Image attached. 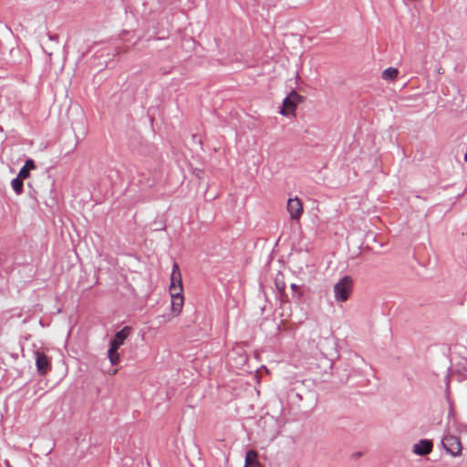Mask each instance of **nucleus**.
Here are the masks:
<instances>
[{
	"mask_svg": "<svg viewBox=\"0 0 467 467\" xmlns=\"http://www.w3.org/2000/svg\"><path fill=\"white\" fill-rule=\"evenodd\" d=\"M35 356L37 372L40 375H45L50 369V362L47 357L39 351L35 352Z\"/></svg>",
	"mask_w": 467,
	"mask_h": 467,
	"instance_id": "nucleus-8",
	"label": "nucleus"
},
{
	"mask_svg": "<svg viewBox=\"0 0 467 467\" xmlns=\"http://www.w3.org/2000/svg\"><path fill=\"white\" fill-rule=\"evenodd\" d=\"M398 69L394 67H388L382 72V78L384 80H392L398 76Z\"/></svg>",
	"mask_w": 467,
	"mask_h": 467,
	"instance_id": "nucleus-11",
	"label": "nucleus"
},
{
	"mask_svg": "<svg viewBox=\"0 0 467 467\" xmlns=\"http://www.w3.org/2000/svg\"><path fill=\"white\" fill-rule=\"evenodd\" d=\"M432 441L431 440L422 439L413 445L412 451L419 456H426L432 451Z\"/></svg>",
	"mask_w": 467,
	"mask_h": 467,
	"instance_id": "nucleus-7",
	"label": "nucleus"
},
{
	"mask_svg": "<svg viewBox=\"0 0 467 467\" xmlns=\"http://www.w3.org/2000/svg\"><path fill=\"white\" fill-rule=\"evenodd\" d=\"M286 209L292 220L299 219L303 213V205L297 197L288 199Z\"/></svg>",
	"mask_w": 467,
	"mask_h": 467,
	"instance_id": "nucleus-6",
	"label": "nucleus"
},
{
	"mask_svg": "<svg viewBox=\"0 0 467 467\" xmlns=\"http://www.w3.org/2000/svg\"><path fill=\"white\" fill-rule=\"evenodd\" d=\"M353 279L345 275L334 285L335 299L337 302H346L352 291Z\"/></svg>",
	"mask_w": 467,
	"mask_h": 467,
	"instance_id": "nucleus-2",
	"label": "nucleus"
},
{
	"mask_svg": "<svg viewBox=\"0 0 467 467\" xmlns=\"http://www.w3.org/2000/svg\"><path fill=\"white\" fill-rule=\"evenodd\" d=\"M131 333L130 327H124L115 333L109 341V348L108 349V358L111 365H117L119 362V348L124 344L125 340Z\"/></svg>",
	"mask_w": 467,
	"mask_h": 467,
	"instance_id": "nucleus-1",
	"label": "nucleus"
},
{
	"mask_svg": "<svg viewBox=\"0 0 467 467\" xmlns=\"http://www.w3.org/2000/svg\"><path fill=\"white\" fill-rule=\"evenodd\" d=\"M11 186L16 193H21L23 191V180L16 177L11 181Z\"/></svg>",
	"mask_w": 467,
	"mask_h": 467,
	"instance_id": "nucleus-12",
	"label": "nucleus"
},
{
	"mask_svg": "<svg viewBox=\"0 0 467 467\" xmlns=\"http://www.w3.org/2000/svg\"><path fill=\"white\" fill-rule=\"evenodd\" d=\"M441 443L446 452L451 456L455 457L461 454L462 447L457 436H446L442 439Z\"/></svg>",
	"mask_w": 467,
	"mask_h": 467,
	"instance_id": "nucleus-3",
	"label": "nucleus"
},
{
	"mask_svg": "<svg viewBox=\"0 0 467 467\" xmlns=\"http://www.w3.org/2000/svg\"><path fill=\"white\" fill-rule=\"evenodd\" d=\"M173 286L179 287L182 286V275L177 264L173 265L171 275V285H170V294H173L175 290H173Z\"/></svg>",
	"mask_w": 467,
	"mask_h": 467,
	"instance_id": "nucleus-9",
	"label": "nucleus"
},
{
	"mask_svg": "<svg viewBox=\"0 0 467 467\" xmlns=\"http://www.w3.org/2000/svg\"><path fill=\"white\" fill-rule=\"evenodd\" d=\"M241 359H242V361H244H244L246 360V358L242 356V357H241Z\"/></svg>",
	"mask_w": 467,
	"mask_h": 467,
	"instance_id": "nucleus-16",
	"label": "nucleus"
},
{
	"mask_svg": "<svg viewBox=\"0 0 467 467\" xmlns=\"http://www.w3.org/2000/svg\"><path fill=\"white\" fill-rule=\"evenodd\" d=\"M24 167L26 169L28 170V171H30L31 170H35L36 169V164H35V161L34 160L32 159H27L24 164Z\"/></svg>",
	"mask_w": 467,
	"mask_h": 467,
	"instance_id": "nucleus-14",
	"label": "nucleus"
},
{
	"mask_svg": "<svg viewBox=\"0 0 467 467\" xmlns=\"http://www.w3.org/2000/svg\"><path fill=\"white\" fill-rule=\"evenodd\" d=\"M302 97L299 96L296 91H291L289 95H287L283 100V108L280 110V113L284 116H288L292 113L297 105L300 102Z\"/></svg>",
	"mask_w": 467,
	"mask_h": 467,
	"instance_id": "nucleus-4",
	"label": "nucleus"
},
{
	"mask_svg": "<svg viewBox=\"0 0 467 467\" xmlns=\"http://www.w3.org/2000/svg\"><path fill=\"white\" fill-rule=\"evenodd\" d=\"M173 290H175L173 292V294H171V311L175 316H177L181 313L182 306H183V296H182L183 288H182V286H179V287L173 286Z\"/></svg>",
	"mask_w": 467,
	"mask_h": 467,
	"instance_id": "nucleus-5",
	"label": "nucleus"
},
{
	"mask_svg": "<svg viewBox=\"0 0 467 467\" xmlns=\"http://www.w3.org/2000/svg\"><path fill=\"white\" fill-rule=\"evenodd\" d=\"M244 467H260L257 453L254 451L250 450L246 452Z\"/></svg>",
	"mask_w": 467,
	"mask_h": 467,
	"instance_id": "nucleus-10",
	"label": "nucleus"
},
{
	"mask_svg": "<svg viewBox=\"0 0 467 467\" xmlns=\"http://www.w3.org/2000/svg\"><path fill=\"white\" fill-rule=\"evenodd\" d=\"M29 173L30 171H28L27 169H26L24 166L20 169L19 172H18V175L16 176L17 178H20L21 180H24V179H26L27 177H29Z\"/></svg>",
	"mask_w": 467,
	"mask_h": 467,
	"instance_id": "nucleus-13",
	"label": "nucleus"
},
{
	"mask_svg": "<svg viewBox=\"0 0 467 467\" xmlns=\"http://www.w3.org/2000/svg\"><path fill=\"white\" fill-rule=\"evenodd\" d=\"M290 287H291V289H292V290H294V291H295V290H296V289H298V285H296V284H292V285H290Z\"/></svg>",
	"mask_w": 467,
	"mask_h": 467,
	"instance_id": "nucleus-15",
	"label": "nucleus"
}]
</instances>
